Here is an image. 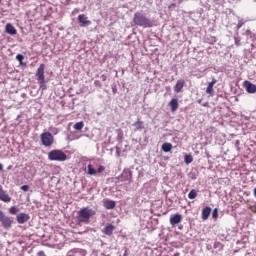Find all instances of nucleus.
<instances>
[{"instance_id": "40", "label": "nucleus", "mask_w": 256, "mask_h": 256, "mask_svg": "<svg viewBox=\"0 0 256 256\" xmlns=\"http://www.w3.org/2000/svg\"><path fill=\"white\" fill-rule=\"evenodd\" d=\"M179 229H183V226H180Z\"/></svg>"}, {"instance_id": "18", "label": "nucleus", "mask_w": 256, "mask_h": 256, "mask_svg": "<svg viewBox=\"0 0 256 256\" xmlns=\"http://www.w3.org/2000/svg\"><path fill=\"white\" fill-rule=\"evenodd\" d=\"M211 215V207L206 206L202 209V219L203 221H207L209 219V216Z\"/></svg>"}, {"instance_id": "29", "label": "nucleus", "mask_w": 256, "mask_h": 256, "mask_svg": "<svg viewBox=\"0 0 256 256\" xmlns=\"http://www.w3.org/2000/svg\"><path fill=\"white\" fill-rule=\"evenodd\" d=\"M103 171H105V166L100 165L96 171V173H103Z\"/></svg>"}, {"instance_id": "23", "label": "nucleus", "mask_w": 256, "mask_h": 256, "mask_svg": "<svg viewBox=\"0 0 256 256\" xmlns=\"http://www.w3.org/2000/svg\"><path fill=\"white\" fill-rule=\"evenodd\" d=\"M97 174V170H95V168H93V166L91 164L88 165V175H96Z\"/></svg>"}, {"instance_id": "15", "label": "nucleus", "mask_w": 256, "mask_h": 256, "mask_svg": "<svg viewBox=\"0 0 256 256\" xmlns=\"http://www.w3.org/2000/svg\"><path fill=\"white\" fill-rule=\"evenodd\" d=\"M28 220H29V214L20 213V214L17 215V222L20 225H23V223H27Z\"/></svg>"}, {"instance_id": "14", "label": "nucleus", "mask_w": 256, "mask_h": 256, "mask_svg": "<svg viewBox=\"0 0 256 256\" xmlns=\"http://www.w3.org/2000/svg\"><path fill=\"white\" fill-rule=\"evenodd\" d=\"M169 107L172 113H175L179 109V100L177 98H172L169 102Z\"/></svg>"}, {"instance_id": "34", "label": "nucleus", "mask_w": 256, "mask_h": 256, "mask_svg": "<svg viewBox=\"0 0 256 256\" xmlns=\"http://www.w3.org/2000/svg\"><path fill=\"white\" fill-rule=\"evenodd\" d=\"M100 79L102 80V81H107V75H105V74H102L101 76H100Z\"/></svg>"}, {"instance_id": "31", "label": "nucleus", "mask_w": 256, "mask_h": 256, "mask_svg": "<svg viewBox=\"0 0 256 256\" xmlns=\"http://www.w3.org/2000/svg\"><path fill=\"white\" fill-rule=\"evenodd\" d=\"M21 190L24 191L25 193H27V191H29V185L21 186Z\"/></svg>"}, {"instance_id": "19", "label": "nucleus", "mask_w": 256, "mask_h": 256, "mask_svg": "<svg viewBox=\"0 0 256 256\" xmlns=\"http://www.w3.org/2000/svg\"><path fill=\"white\" fill-rule=\"evenodd\" d=\"M115 205H116V203L113 200H106L104 202L105 209H115Z\"/></svg>"}, {"instance_id": "5", "label": "nucleus", "mask_w": 256, "mask_h": 256, "mask_svg": "<svg viewBox=\"0 0 256 256\" xmlns=\"http://www.w3.org/2000/svg\"><path fill=\"white\" fill-rule=\"evenodd\" d=\"M40 141L44 147H52L55 143V137L51 132H44L40 135Z\"/></svg>"}, {"instance_id": "36", "label": "nucleus", "mask_w": 256, "mask_h": 256, "mask_svg": "<svg viewBox=\"0 0 256 256\" xmlns=\"http://www.w3.org/2000/svg\"><path fill=\"white\" fill-rule=\"evenodd\" d=\"M246 35H251V30H246Z\"/></svg>"}, {"instance_id": "43", "label": "nucleus", "mask_w": 256, "mask_h": 256, "mask_svg": "<svg viewBox=\"0 0 256 256\" xmlns=\"http://www.w3.org/2000/svg\"><path fill=\"white\" fill-rule=\"evenodd\" d=\"M255 1V3H256V0H254Z\"/></svg>"}, {"instance_id": "4", "label": "nucleus", "mask_w": 256, "mask_h": 256, "mask_svg": "<svg viewBox=\"0 0 256 256\" xmlns=\"http://www.w3.org/2000/svg\"><path fill=\"white\" fill-rule=\"evenodd\" d=\"M49 161H67V154L62 150H52L48 153Z\"/></svg>"}, {"instance_id": "7", "label": "nucleus", "mask_w": 256, "mask_h": 256, "mask_svg": "<svg viewBox=\"0 0 256 256\" xmlns=\"http://www.w3.org/2000/svg\"><path fill=\"white\" fill-rule=\"evenodd\" d=\"M181 221H183V216L179 213L170 216V225H172V227H175V225H179Z\"/></svg>"}, {"instance_id": "20", "label": "nucleus", "mask_w": 256, "mask_h": 256, "mask_svg": "<svg viewBox=\"0 0 256 256\" xmlns=\"http://www.w3.org/2000/svg\"><path fill=\"white\" fill-rule=\"evenodd\" d=\"M171 149H173V145L171 143H164L162 145V151H164L165 153H169Z\"/></svg>"}, {"instance_id": "35", "label": "nucleus", "mask_w": 256, "mask_h": 256, "mask_svg": "<svg viewBox=\"0 0 256 256\" xmlns=\"http://www.w3.org/2000/svg\"><path fill=\"white\" fill-rule=\"evenodd\" d=\"M37 256H45V252L40 251V252L37 253Z\"/></svg>"}, {"instance_id": "32", "label": "nucleus", "mask_w": 256, "mask_h": 256, "mask_svg": "<svg viewBox=\"0 0 256 256\" xmlns=\"http://www.w3.org/2000/svg\"><path fill=\"white\" fill-rule=\"evenodd\" d=\"M250 211H252V213H256V202L254 205L250 206Z\"/></svg>"}, {"instance_id": "26", "label": "nucleus", "mask_w": 256, "mask_h": 256, "mask_svg": "<svg viewBox=\"0 0 256 256\" xmlns=\"http://www.w3.org/2000/svg\"><path fill=\"white\" fill-rule=\"evenodd\" d=\"M9 213L11 215H17V213H19V209L15 206H12L10 209H9Z\"/></svg>"}, {"instance_id": "22", "label": "nucleus", "mask_w": 256, "mask_h": 256, "mask_svg": "<svg viewBox=\"0 0 256 256\" xmlns=\"http://www.w3.org/2000/svg\"><path fill=\"white\" fill-rule=\"evenodd\" d=\"M133 125L136 127V131H141V129H143V123L140 120L136 121Z\"/></svg>"}, {"instance_id": "28", "label": "nucleus", "mask_w": 256, "mask_h": 256, "mask_svg": "<svg viewBox=\"0 0 256 256\" xmlns=\"http://www.w3.org/2000/svg\"><path fill=\"white\" fill-rule=\"evenodd\" d=\"M243 25H245V21L243 20H239L237 25H236V29H241V27H243Z\"/></svg>"}, {"instance_id": "17", "label": "nucleus", "mask_w": 256, "mask_h": 256, "mask_svg": "<svg viewBox=\"0 0 256 256\" xmlns=\"http://www.w3.org/2000/svg\"><path fill=\"white\" fill-rule=\"evenodd\" d=\"M113 231H115V226H113L112 224H107L102 232L104 233V235H108L109 237H111V235H113Z\"/></svg>"}, {"instance_id": "21", "label": "nucleus", "mask_w": 256, "mask_h": 256, "mask_svg": "<svg viewBox=\"0 0 256 256\" xmlns=\"http://www.w3.org/2000/svg\"><path fill=\"white\" fill-rule=\"evenodd\" d=\"M83 127H85V123H83V121L77 122V123L74 125V129H75L76 131H81V129H83Z\"/></svg>"}, {"instance_id": "16", "label": "nucleus", "mask_w": 256, "mask_h": 256, "mask_svg": "<svg viewBox=\"0 0 256 256\" xmlns=\"http://www.w3.org/2000/svg\"><path fill=\"white\" fill-rule=\"evenodd\" d=\"M5 33H7L8 35H15L17 33V29H15V26H13V24L8 23L5 27Z\"/></svg>"}, {"instance_id": "33", "label": "nucleus", "mask_w": 256, "mask_h": 256, "mask_svg": "<svg viewBox=\"0 0 256 256\" xmlns=\"http://www.w3.org/2000/svg\"><path fill=\"white\" fill-rule=\"evenodd\" d=\"M175 7H177V4L172 3L168 6V9L171 11L172 9H175Z\"/></svg>"}, {"instance_id": "8", "label": "nucleus", "mask_w": 256, "mask_h": 256, "mask_svg": "<svg viewBox=\"0 0 256 256\" xmlns=\"http://www.w3.org/2000/svg\"><path fill=\"white\" fill-rule=\"evenodd\" d=\"M0 221L4 229H11V225H13V219L11 217L3 215L2 218H0Z\"/></svg>"}, {"instance_id": "1", "label": "nucleus", "mask_w": 256, "mask_h": 256, "mask_svg": "<svg viewBox=\"0 0 256 256\" xmlns=\"http://www.w3.org/2000/svg\"><path fill=\"white\" fill-rule=\"evenodd\" d=\"M95 210L89 208V207H83L81 208L76 216V222L78 225H81V223H84L85 225H88V223L91 220V217L95 215Z\"/></svg>"}, {"instance_id": "41", "label": "nucleus", "mask_w": 256, "mask_h": 256, "mask_svg": "<svg viewBox=\"0 0 256 256\" xmlns=\"http://www.w3.org/2000/svg\"><path fill=\"white\" fill-rule=\"evenodd\" d=\"M12 166H9L8 169H11Z\"/></svg>"}, {"instance_id": "37", "label": "nucleus", "mask_w": 256, "mask_h": 256, "mask_svg": "<svg viewBox=\"0 0 256 256\" xmlns=\"http://www.w3.org/2000/svg\"><path fill=\"white\" fill-rule=\"evenodd\" d=\"M0 171H3V164L0 163Z\"/></svg>"}, {"instance_id": "3", "label": "nucleus", "mask_w": 256, "mask_h": 256, "mask_svg": "<svg viewBox=\"0 0 256 256\" xmlns=\"http://www.w3.org/2000/svg\"><path fill=\"white\" fill-rule=\"evenodd\" d=\"M35 75L40 89L45 91V89H47V84H45V64H40Z\"/></svg>"}, {"instance_id": "12", "label": "nucleus", "mask_w": 256, "mask_h": 256, "mask_svg": "<svg viewBox=\"0 0 256 256\" xmlns=\"http://www.w3.org/2000/svg\"><path fill=\"white\" fill-rule=\"evenodd\" d=\"M243 87H245L247 93H256V85L248 80L243 82Z\"/></svg>"}, {"instance_id": "39", "label": "nucleus", "mask_w": 256, "mask_h": 256, "mask_svg": "<svg viewBox=\"0 0 256 256\" xmlns=\"http://www.w3.org/2000/svg\"><path fill=\"white\" fill-rule=\"evenodd\" d=\"M98 83H99V80H96V81L94 82L95 85H97Z\"/></svg>"}, {"instance_id": "30", "label": "nucleus", "mask_w": 256, "mask_h": 256, "mask_svg": "<svg viewBox=\"0 0 256 256\" xmlns=\"http://www.w3.org/2000/svg\"><path fill=\"white\" fill-rule=\"evenodd\" d=\"M212 217L214 219H217V217H219V212H217V208L213 210Z\"/></svg>"}, {"instance_id": "10", "label": "nucleus", "mask_w": 256, "mask_h": 256, "mask_svg": "<svg viewBox=\"0 0 256 256\" xmlns=\"http://www.w3.org/2000/svg\"><path fill=\"white\" fill-rule=\"evenodd\" d=\"M0 201H3V203H11V196L3 189V186H0Z\"/></svg>"}, {"instance_id": "2", "label": "nucleus", "mask_w": 256, "mask_h": 256, "mask_svg": "<svg viewBox=\"0 0 256 256\" xmlns=\"http://www.w3.org/2000/svg\"><path fill=\"white\" fill-rule=\"evenodd\" d=\"M133 23L137 27H143V29H149L153 27V22L140 12H136L134 14Z\"/></svg>"}, {"instance_id": "24", "label": "nucleus", "mask_w": 256, "mask_h": 256, "mask_svg": "<svg viewBox=\"0 0 256 256\" xmlns=\"http://www.w3.org/2000/svg\"><path fill=\"white\" fill-rule=\"evenodd\" d=\"M184 161L187 165H189V163H193V156L192 155H185Z\"/></svg>"}, {"instance_id": "6", "label": "nucleus", "mask_w": 256, "mask_h": 256, "mask_svg": "<svg viewBox=\"0 0 256 256\" xmlns=\"http://www.w3.org/2000/svg\"><path fill=\"white\" fill-rule=\"evenodd\" d=\"M118 179L121 182L129 181V183H131V179H133V174L131 173V170H124L122 174L118 177Z\"/></svg>"}, {"instance_id": "27", "label": "nucleus", "mask_w": 256, "mask_h": 256, "mask_svg": "<svg viewBox=\"0 0 256 256\" xmlns=\"http://www.w3.org/2000/svg\"><path fill=\"white\" fill-rule=\"evenodd\" d=\"M16 59L19 61L20 65H23V59H25V56H23V54H18Z\"/></svg>"}, {"instance_id": "13", "label": "nucleus", "mask_w": 256, "mask_h": 256, "mask_svg": "<svg viewBox=\"0 0 256 256\" xmlns=\"http://www.w3.org/2000/svg\"><path fill=\"white\" fill-rule=\"evenodd\" d=\"M183 87H185V81L183 79L177 80L174 86V93H181V91H183Z\"/></svg>"}, {"instance_id": "38", "label": "nucleus", "mask_w": 256, "mask_h": 256, "mask_svg": "<svg viewBox=\"0 0 256 256\" xmlns=\"http://www.w3.org/2000/svg\"><path fill=\"white\" fill-rule=\"evenodd\" d=\"M112 91H113V93L115 94V93H117V89H112Z\"/></svg>"}, {"instance_id": "11", "label": "nucleus", "mask_w": 256, "mask_h": 256, "mask_svg": "<svg viewBox=\"0 0 256 256\" xmlns=\"http://www.w3.org/2000/svg\"><path fill=\"white\" fill-rule=\"evenodd\" d=\"M216 83L217 79L213 78L206 88V93L207 95H210V97H213V95H215V90L213 89V87L215 86Z\"/></svg>"}, {"instance_id": "42", "label": "nucleus", "mask_w": 256, "mask_h": 256, "mask_svg": "<svg viewBox=\"0 0 256 256\" xmlns=\"http://www.w3.org/2000/svg\"><path fill=\"white\" fill-rule=\"evenodd\" d=\"M215 41H217V40L214 38V43H215Z\"/></svg>"}, {"instance_id": "9", "label": "nucleus", "mask_w": 256, "mask_h": 256, "mask_svg": "<svg viewBox=\"0 0 256 256\" xmlns=\"http://www.w3.org/2000/svg\"><path fill=\"white\" fill-rule=\"evenodd\" d=\"M78 23H81V27H89L91 25V21L89 20V17H87L85 14L78 15Z\"/></svg>"}, {"instance_id": "25", "label": "nucleus", "mask_w": 256, "mask_h": 256, "mask_svg": "<svg viewBox=\"0 0 256 256\" xmlns=\"http://www.w3.org/2000/svg\"><path fill=\"white\" fill-rule=\"evenodd\" d=\"M197 197V190L192 189L189 194H188V198L190 199H195Z\"/></svg>"}]
</instances>
